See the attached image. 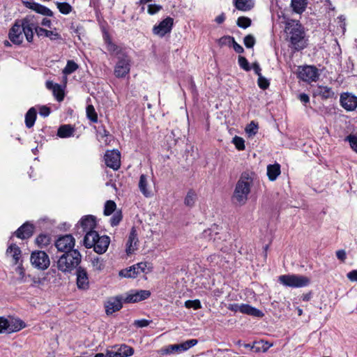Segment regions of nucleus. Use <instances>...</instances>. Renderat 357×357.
Wrapping results in <instances>:
<instances>
[{
	"label": "nucleus",
	"mask_w": 357,
	"mask_h": 357,
	"mask_svg": "<svg viewBox=\"0 0 357 357\" xmlns=\"http://www.w3.org/2000/svg\"><path fill=\"white\" fill-rule=\"evenodd\" d=\"M33 234V226L29 222H25L15 232L16 236L21 239L30 238Z\"/></svg>",
	"instance_id": "5701e85b"
},
{
	"label": "nucleus",
	"mask_w": 357,
	"mask_h": 357,
	"mask_svg": "<svg viewBox=\"0 0 357 357\" xmlns=\"http://www.w3.org/2000/svg\"><path fill=\"white\" fill-rule=\"evenodd\" d=\"M347 277L351 282H357V269L349 272Z\"/></svg>",
	"instance_id": "69168bd1"
},
{
	"label": "nucleus",
	"mask_w": 357,
	"mask_h": 357,
	"mask_svg": "<svg viewBox=\"0 0 357 357\" xmlns=\"http://www.w3.org/2000/svg\"><path fill=\"white\" fill-rule=\"evenodd\" d=\"M121 158H104L105 164L114 170H118L121 166Z\"/></svg>",
	"instance_id": "c9c22d12"
},
{
	"label": "nucleus",
	"mask_w": 357,
	"mask_h": 357,
	"mask_svg": "<svg viewBox=\"0 0 357 357\" xmlns=\"http://www.w3.org/2000/svg\"><path fill=\"white\" fill-rule=\"evenodd\" d=\"M257 84L259 87L263 90L268 89L270 85L269 81L262 75L258 77Z\"/></svg>",
	"instance_id": "5fc2aeb1"
},
{
	"label": "nucleus",
	"mask_w": 357,
	"mask_h": 357,
	"mask_svg": "<svg viewBox=\"0 0 357 357\" xmlns=\"http://www.w3.org/2000/svg\"><path fill=\"white\" fill-rule=\"evenodd\" d=\"M238 63L241 68L243 69L244 70L250 71L251 70L250 63L245 57L239 56L238 58Z\"/></svg>",
	"instance_id": "09e8293b"
},
{
	"label": "nucleus",
	"mask_w": 357,
	"mask_h": 357,
	"mask_svg": "<svg viewBox=\"0 0 357 357\" xmlns=\"http://www.w3.org/2000/svg\"><path fill=\"white\" fill-rule=\"evenodd\" d=\"M57 8L59 9V12L61 14L63 15H68L69 14L72 10L73 7L67 2H56Z\"/></svg>",
	"instance_id": "58836bf2"
},
{
	"label": "nucleus",
	"mask_w": 357,
	"mask_h": 357,
	"mask_svg": "<svg viewBox=\"0 0 357 357\" xmlns=\"http://www.w3.org/2000/svg\"><path fill=\"white\" fill-rule=\"evenodd\" d=\"M78 65L73 60L67 61L66 67L63 70L64 75H70L78 69Z\"/></svg>",
	"instance_id": "4c0bfd02"
},
{
	"label": "nucleus",
	"mask_w": 357,
	"mask_h": 357,
	"mask_svg": "<svg viewBox=\"0 0 357 357\" xmlns=\"http://www.w3.org/2000/svg\"><path fill=\"white\" fill-rule=\"evenodd\" d=\"M34 16L26 15L25 17L16 20L8 31L10 41L15 45H20L24 41V37L28 43L33 42Z\"/></svg>",
	"instance_id": "f257e3e1"
},
{
	"label": "nucleus",
	"mask_w": 357,
	"mask_h": 357,
	"mask_svg": "<svg viewBox=\"0 0 357 357\" xmlns=\"http://www.w3.org/2000/svg\"><path fill=\"white\" fill-rule=\"evenodd\" d=\"M340 105L347 111H354L357 107V96L350 93L340 95Z\"/></svg>",
	"instance_id": "dca6fc26"
},
{
	"label": "nucleus",
	"mask_w": 357,
	"mask_h": 357,
	"mask_svg": "<svg viewBox=\"0 0 357 357\" xmlns=\"http://www.w3.org/2000/svg\"><path fill=\"white\" fill-rule=\"evenodd\" d=\"M138 238L137 230L135 227H132L126 243V253L128 255L132 254L137 248Z\"/></svg>",
	"instance_id": "4be33fe9"
},
{
	"label": "nucleus",
	"mask_w": 357,
	"mask_h": 357,
	"mask_svg": "<svg viewBox=\"0 0 357 357\" xmlns=\"http://www.w3.org/2000/svg\"><path fill=\"white\" fill-rule=\"evenodd\" d=\"M227 308L234 312H240L255 317H262L264 316L262 311L248 304L231 303L229 304Z\"/></svg>",
	"instance_id": "9d476101"
},
{
	"label": "nucleus",
	"mask_w": 357,
	"mask_h": 357,
	"mask_svg": "<svg viewBox=\"0 0 357 357\" xmlns=\"http://www.w3.org/2000/svg\"><path fill=\"white\" fill-rule=\"evenodd\" d=\"M236 9L242 11L251 10L255 5L254 0H233Z\"/></svg>",
	"instance_id": "c756f323"
},
{
	"label": "nucleus",
	"mask_w": 357,
	"mask_h": 357,
	"mask_svg": "<svg viewBox=\"0 0 357 357\" xmlns=\"http://www.w3.org/2000/svg\"><path fill=\"white\" fill-rule=\"evenodd\" d=\"M138 187L142 194L146 197H150L152 195L151 190L149 184L148 177L145 174H142L139 177Z\"/></svg>",
	"instance_id": "a878e982"
},
{
	"label": "nucleus",
	"mask_w": 357,
	"mask_h": 357,
	"mask_svg": "<svg viewBox=\"0 0 357 357\" xmlns=\"http://www.w3.org/2000/svg\"><path fill=\"white\" fill-rule=\"evenodd\" d=\"M307 0H291V7L293 12L302 14L307 6Z\"/></svg>",
	"instance_id": "c85d7f7f"
},
{
	"label": "nucleus",
	"mask_w": 357,
	"mask_h": 357,
	"mask_svg": "<svg viewBox=\"0 0 357 357\" xmlns=\"http://www.w3.org/2000/svg\"><path fill=\"white\" fill-rule=\"evenodd\" d=\"M50 112H51L50 108L46 105L40 106L39 108V114L41 116L47 117L50 115Z\"/></svg>",
	"instance_id": "e2e57ef3"
},
{
	"label": "nucleus",
	"mask_w": 357,
	"mask_h": 357,
	"mask_svg": "<svg viewBox=\"0 0 357 357\" xmlns=\"http://www.w3.org/2000/svg\"><path fill=\"white\" fill-rule=\"evenodd\" d=\"M75 128L70 124H63L59 126L57 135L61 138H67L73 135Z\"/></svg>",
	"instance_id": "bb28decb"
},
{
	"label": "nucleus",
	"mask_w": 357,
	"mask_h": 357,
	"mask_svg": "<svg viewBox=\"0 0 357 357\" xmlns=\"http://www.w3.org/2000/svg\"><path fill=\"white\" fill-rule=\"evenodd\" d=\"M151 322V321L144 319H138L135 321L134 325L138 328H144L148 326Z\"/></svg>",
	"instance_id": "680f3d73"
},
{
	"label": "nucleus",
	"mask_w": 357,
	"mask_h": 357,
	"mask_svg": "<svg viewBox=\"0 0 357 357\" xmlns=\"http://www.w3.org/2000/svg\"><path fill=\"white\" fill-rule=\"evenodd\" d=\"M316 94L322 98L327 99L333 97L334 93L331 88L324 86H319L316 89Z\"/></svg>",
	"instance_id": "72a5a7b5"
},
{
	"label": "nucleus",
	"mask_w": 357,
	"mask_h": 357,
	"mask_svg": "<svg viewBox=\"0 0 357 357\" xmlns=\"http://www.w3.org/2000/svg\"><path fill=\"white\" fill-rule=\"evenodd\" d=\"M348 140L352 149L357 153V137L355 135H350L348 137Z\"/></svg>",
	"instance_id": "0e129e2a"
},
{
	"label": "nucleus",
	"mask_w": 357,
	"mask_h": 357,
	"mask_svg": "<svg viewBox=\"0 0 357 357\" xmlns=\"http://www.w3.org/2000/svg\"><path fill=\"white\" fill-rule=\"evenodd\" d=\"M251 24V20L246 17H240L237 20V25L243 29L249 27Z\"/></svg>",
	"instance_id": "3c124183"
},
{
	"label": "nucleus",
	"mask_w": 357,
	"mask_h": 357,
	"mask_svg": "<svg viewBox=\"0 0 357 357\" xmlns=\"http://www.w3.org/2000/svg\"><path fill=\"white\" fill-rule=\"evenodd\" d=\"M338 26L341 29V33L344 34L346 31V22L344 15H340L337 17Z\"/></svg>",
	"instance_id": "bf43d9fd"
},
{
	"label": "nucleus",
	"mask_w": 357,
	"mask_h": 357,
	"mask_svg": "<svg viewBox=\"0 0 357 357\" xmlns=\"http://www.w3.org/2000/svg\"><path fill=\"white\" fill-rule=\"evenodd\" d=\"M280 174V165L278 163L267 166V176L270 181H275Z\"/></svg>",
	"instance_id": "473e14b6"
},
{
	"label": "nucleus",
	"mask_w": 357,
	"mask_h": 357,
	"mask_svg": "<svg viewBox=\"0 0 357 357\" xmlns=\"http://www.w3.org/2000/svg\"><path fill=\"white\" fill-rule=\"evenodd\" d=\"M258 130V126L254 121H251L245 128V132L249 136L255 135Z\"/></svg>",
	"instance_id": "8fccbe9b"
},
{
	"label": "nucleus",
	"mask_w": 357,
	"mask_h": 357,
	"mask_svg": "<svg viewBox=\"0 0 357 357\" xmlns=\"http://www.w3.org/2000/svg\"><path fill=\"white\" fill-rule=\"evenodd\" d=\"M77 285L80 289H87L89 287V280L86 271L82 268L79 267L77 269Z\"/></svg>",
	"instance_id": "412c9836"
},
{
	"label": "nucleus",
	"mask_w": 357,
	"mask_h": 357,
	"mask_svg": "<svg viewBox=\"0 0 357 357\" xmlns=\"http://www.w3.org/2000/svg\"><path fill=\"white\" fill-rule=\"evenodd\" d=\"M8 328H10L9 320L4 317H0V333H10Z\"/></svg>",
	"instance_id": "a18cd8bd"
},
{
	"label": "nucleus",
	"mask_w": 357,
	"mask_h": 357,
	"mask_svg": "<svg viewBox=\"0 0 357 357\" xmlns=\"http://www.w3.org/2000/svg\"><path fill=\"white\" fill-rule=\"evenodd\" d=\"M10 322V333L17 332L25 327V324L20 319H11L9 320Z\"/></svg>",
	"instance_id": "f704fd0d"
},
{
	"label": "nucleus",
	"mask_w": 357,
	"mask_h": 357,
	"mask_svg": "<svg viewBox=\"0 0 357 357\" xmlns=\"http://www.w3.org/2000/svg\"><path fill=\"white\" fill-rule=\"evenodd\" d=\"M151 296L149 290H131L127 293L123 301L127 303H137L147 299Z\"/></svg>",
	"instance_id": "4468645a"
},
{
	"label": "nucleus",
	"mask_w": 357,
	"mask_h": 357,
	"mask_svg": "<svg viewBox=\"0 0 357 357\" xmlns=\"http://www.w3.org/2000/svg\"><path fill=\"white\" fill-rule=\"evenodd\" d=\"M185 306L188 308H194V309H198L201 307V303L199 300H189L185 301Z\"/></svg>",
	"instance_id": "13d9d810"
},
{
	"label": "nucleus",
	"mask_w": 357,
	"mask_h": 357,
	"mask_svg": "<svg viewBox=\"0 0 357 357\" xmlns=\"http://www.w3.org/2000/svg\"><path fill=\"white\" fill-rule=\"evenodd\" d=\"M97 135L106 144H108L113 139V136L109 134V132L106 129L104 125L98 126Z\"/></svg>",
	"instance_id": "2f4dec72"
},
{
	"label": "nucleus",
	"mask_w": 357,
	"mask_h": 357,
	"mask_svg": "<svg viewBox=\"0 0 357 357\" xmlns=\"http://www.w3.org/2000/svg\"><path fill=\"white\" fill-rule=\"evenodd\" d=\"M91 263L93 269L98 271H102L105 267L104 261L100 257L93 258Z\"/></svg>",
	"instance_id": "49530a36"
},
{
	"label": "nucleus",
	"mask_w": 357,
	"mask_h": 357,
	"mask_svg": "<svg viewBox=\"0 0 357 357\" xmlns=\"http://www.w3.org/2000/svg\"><path fill=\"white\" fill-rule=\"evenodd\" d=\"M243 43L247 48H252L255 44V38L252 35H248L244 38Z\"/></svg>",
	"instance_id": "6e6d98bb"
},
{
	"label": "nucleus",
	"mask_w": 357,
	"mask_h": 357,
	"mask_svg": "<svg viewBox=\"0 0 357 357\" xmlns=\"http://www.w3.org/2000/svg\"><path fill=\"white\" fill-rule=\"evenodd\" d=\"M260 344H263V347H264L263 351H266L268 349H269L272 346V344H268L267 342H264L263 341H261V342H255L252 346H250V344H245V347L246 348L252 349L255 352H258L259 351V347L258 345Z\"/></svg>",
	"instance_id": "79ce46f5"
},
{
	"label": "nucleus",
	"mask_w": 357,
	"mask_h": 357,
	"mask_svg": "<svg viewBox=\"0 0 357 357\" xmlns=\"http://www.w3.org/2000/svg\"><path fill=\"white\" fill-rule=\"evenodd\" d=\"M106 46L107 50L111 53L116 52V54H119L121 52V49L113 42Z\"/></svg>",
	"instance_id": "052dcab7"
},
{
	"label": "nucleus",
	"mask_w": 357,
	"mask_h": 357,
	"mask_svg": "<svg viewBox=\"0 0 357 357\" xmlns=\"http://www.w3.org/2000/svg\"><path fill=\"white\" fill-rule=\"evenodd\" d=\"M131 61L126 54L118 57V61L114 67V74L117 78H123L130 73Z\"/></svg>",
	"instance_id": "1a4fd4ad"
},
{
	"label": "nucleus",
	"mask_w": 357,
	"mask_h": 357,
	"mask_svg": "<svg viewBox=\"0 0 357 357\" xmlns=\"http://www.w3.org/2000/svg\"><path fill=\"white\" fill-rule=\"evenodd\" d=\"M174 26V19L171 17H167L162 20L158 24L153 26L152 32L154 35L160 38L164 37L167 33H169Z\"/></svg>",
	"instance_id": "9b49d317"
},
{
	"label": "nucleus",
	"mask_w": 357,
	"mask_h": 357,
	"mask_svg": "<svg viewBox=\"0 0 357 357\" xmlns=\"http://www.w3.org/2000/svg\"><path fill=\"white\" fill-rule=\"evenodd\" d=\"M298 99L304 105H306L307 103H308L310 102L309 96L305 93L299 94Z\"/></svg>",
	"instance_id": "338daca9"
},
{
	"label": "nucleus",
	"mask_w": 357,
	"mask_h": 357,
	"mask_svg": "<svg viewBox=\"0 0 357 357\" xmlns=\"http://www.w3.org/2000/svg\"><path fill=\"white\" fill-rule=\"evenodd\" d=\"M255 174L252 172H245L241 174L232 196L233 202L239 205H244L251 191V186L253 184Z\"/></svg>",
	"instance_id": "7ed1b4c3"
},
{
	"label": "nucleus",
	"mask_w": 357,
	"mask_h": 357,
	"mask_svg": "<svg viewBox=\"0 0 357 357\" xmlns=\"http://www.w3.org/2000/svg\"><path fill=\"white\" fill-rule=\"evenodd\" d=\"M196 197H197V196H196V194L195 193V192L192 190H190L188 192V194L185 198V201H184L185 204L188 206H193V204L196 200Z\"/></svg>",
	"instance_id": "de8ad7c7"
},
{
	"label": "nucleus",
	"mask_w": 357,
	"mask_h": 357,
	"mask_svg": "<svg viewBox=\"0 0 357 357\" xmlns=\"http://www.w3.org/2000/svg\"><path fill=\"white\" fill-rule=\"evenodd\" d=\"M146 267V263L140 262L128 268L121 270L119 275L124 278H136L140 273H144Z\"/></svg>",
	"instance_id": "2eb2a0df"
},
{
	"label": "nucleus",
	"mask_w": 357,
	"mask_h": 357,
	"mask_svg": "<svg viewBox=\"0 0 357 357\" xmlns=\"http://www.w3.org/2000/svg\"><path fill=\"white\" fill-rule=\"evenodd\" d=\"M118 349L120 354V357H128L134 354L133 349L126 344L121 345Z\"/></svg>",
	"instance_id": "37998d69"
},
{
	"label": "nucleus",
	"mask_w": 357,
	"mask_h": 357,
	"mask_svg": "<svg viewBox=\"0 0 357 357\" xmlns=\"http://www.w3.org/2000/svg\"><path fill=\"white\" fill-rule=\"evenodd\" d=\"M232 142L237 149L243 150L245 149V141L242 137L235 136L232 139Z\"/></svg>",
	"instance_id": "864d4df0"
},
{
	"label": "nucleus",
	"mask_w": 357,
	"mask_h": 357,
	"mask_svg": "<svg viewBox=\"0 0 357 357\" xmlns=\"http://www.w3.org/2000/svg\"><path fill=\"white\" fill-rule=\"evenodd\" d=\"M51 241V238L49 235L41 234L36 239V243L40 248H44L47 246Z\"/></svg>",
	"instance_id": "e433bc0d"
},
{
	"label": "nucleus",
	"mask_w": 357,
	"mask_h": 357,
	"mask_svg": "<svg viewBox=\"0 0 357 357\" xmlns=\"http://www.w3.org/2000/svg\"><path fill=\"white\" fill-rule=\"evenodd\" d=\"M319 76L317 68L312 66H303L298 73V77L306 82H314Z\"/></svg>",
	"instance_id": "ddd939ff"
},
{
	"label": "nucleus",
	"mask_w": 357,
	"mask_h": 357,
	"mask_svg": "<svg viewBox=\"0 0 357 357\" xmlns=\"http://www.w3.org/2000/svg\"><path fill=\"white\" fill-rule=\"evenodd\" d=\"M75 238L70 234L60 236L55 242L57 250L64 253L70 252L75 246Z\"/></svg>",
	"instance_id": "f8f14e48"
},
{
	"label": "nucleus",
	"mask_w": 357,
	"mask_h": 357,
	"mask_svg": "<svg viewBox=\"0 0 357 357\" xmlns=\"http://www.w3.org/2000/svg\"><path fill=\"white\" fill-rule=\"evenodd\" d=\"M30 261L31 265L40 271L46 270L50 264L49 256L45 251L35 250L31 254Z\"/></svg>",
	"instance_id": "6e6552de"
},
{
	"label": "nucleus",
	"mask_w": 357,
	"mask_h": 357,
	"mask_svg": "<svg viewBox=\"0 0 357 357\" xmlns=\"http://www.w3.org/2000/svg\"><path fill=\"white\" fill-rule=\"evenodd\" d=\"M116 205L114 201L109 200L105 204L104 214L105 215H111L116 209Z\"/></svg>",
	"instance_id": "c03bdc74"
},
{
	"label": "nucleus",
	"mask_w": 357,
	"mask_h": 357,
	"mask_svg": "<svg viewBox=\"0 0 357 357\" xmlns=\"http://www.w3.org/2000/svg\"><path fill=\"white\" fill-rule=\"evenodd\" d=\"M220 42L221 44L228 43L229 45L232 46L234 50L239 54L243 53L244 49L236 43L234 38L232 36H225L220 39Z\"/></svg>",
	"instance_id": "cd10ccee"
},
{
	"label": "nucleus",
	"mask_w": 357,
	"mask_h": 357,
	"mask_svg": "<svg viewBox=\"0 0 357 357\" xmlns=\"http://www.w3.org/2000/svg\"><path fill=\"white\" fill-rule=\"evenodd\" d=\"M285 40L288 47L293 52H299L308 45V37L304 26L297 20H289L286 22Z\"/></svg>",
	"instance_id": "f03ea898"
},
{
	"label": "nucleus",
	"mask_w": 357,
	"mask_h": 357,
	"mask_svg": "<svg viewBox=\"0 0 357 357\" xmlns=\"http://www.w3.org/2000/svg\"><path fill=\"white\" fill-rule=\"evenodd\" d=\"M220 228L218 225L214 224L208 229H205L202 232V238L208 241L213 240V241L220 238Z\"/></svg>",
	"instance_id": "393cba45"
},
{
	"label": "nucleus",
	"mask_w": 357,
	"mask_h": 357,
	"mask_svg": "<svg viewBox=\"0 0 357 357\" xmlns=\"http://www.w3.org/2000/svg\"><path fill=\"white\" fill-rule=\"evenodd\" d=\"M197 343L198 340L196 339L188 340L179 344L167 345L160 349L158 352L161 355L179 354L186 351L191 347L195 346Z\"/></svg>",
	"instance_id": "0eeeda50"
},
{
	"label": "nucleus",
	"mask_w": 357,
	"mask_h": 357,
	"mask_svg": "<svg viewBox=\"0 0 357 357\" xmlns=\"http://www.w3.org/2000/svg\"><path fill=\"white\" fill-rule=\"evenodd\" d=\"M33 32L36 33L38 38L45 36L49 38L51 40H61V36L56 31V29L54 30H47L38 26V23L34 21Z\"/></svg>",
	"instance_id": "a211bd4d"
},
{
	"label": "nucleus",
	"mask_w": 357,
	"mask_h": 357,
	"mask_svg": "<svg viewBox=\"0 0 357 357\" xmlns=\"http://www.w3.org/2000/svg\"><path fill=\"white\" fill-rule=\"evenodd\" d=\"M122 220V215L121 212L115 213L110 219V224L112 227L116 226Z\"/></svg>",
	"instance_id": "4d7b16f0"
},
{
	"label": "nucleus",
	"mask_w": 357,
	"mask_h": 357,
	"mask_svg": "<svg viewBox=\"0 0 357 357\" xmlns=\"http://www.w3.org/2000/svg\"><path fill=\"white\" fill-rule=\"evenodd\" d=\"M6 255L8 257H11L14 264H17L22 257V251L15 243H10L6 250Z\"/></svg>",
	"instance_id": "b1692460"
},
{
	"label": "nucleus",
	"mask_w": 357,
	"mask_h": 357,
	"mask_svg": "<svg viewBox=\"0 0 357 357\" xmlns=\"http://www.w3.org/2000/svg\"><path fill=\"white\" fill-rule=\"evenodd\" d=\"M123 301L121 296L110 298L105 305L106 314L109 315L120 310L123 307Z\"/></svg>",
	"instance_id": "6ab92c4d"
},
{
	"label": "nucleus",
	"mask_w": 357,
	"mask_h": 357,
	"mask_svg": "<svg viewBox=\"0 0 357 357\" xmlns=\"http://www.w3.org/2000/svg\"><path fill=\"white\" fill-rule=\"evenodd\" d=\"M280 284L291 288H301L307 287L310 284V279L301 275H282L278 278Z\"/></svg>",
	"instance_id": "423d86ee"
},
{
	"label": "nucleus",
	"mask_w": 357,
	"mask_h": 357,
	"mask_svg": "<svg viewBox=\"0 0 357 357\" xmlns=\"http://www.w3.org/2000/svg\"><path fill=\"white\" fill-rule=\"evenodd\" d=\"M106 357H120L119 349L117 350H107L105 354Z\"/></svg>",
	"instance_id": "774afa93"
},
{
	"label": "nucleus",
	"mask_w": 357,
	"mask_h": 357,
	"mask_svg": "<svg viewBox=\"0 0 357 357\" xmlns=\"http://www.w3.org/2000/svg\"><path fill=\"white\" fill-rule=\"evenodd\" d=\"M53 95L57 101L61 102L63 100L65 97L64 90L61 87V86L59 84H56L54 89L52 90Z\"/></svg>",
	"instance_id": "ea45409f"
},
{
	"label": "nucleus",
	"mask_w": 357,
	"mask_h": 357,
	"mask_svg": "<svg viewBox=\"0 0 357 357\" xmlns=\"http://www.w3.org/2000/svg\"><path fill=\"white\" fill-rule=\"evenodd\" d=\"M110 243V238L107 236H100L98 232H89L85 234L84 244L86 248H93L98 254L105 253Z\"/></svg>",
	"instance_id": "20e7f679"
},
{
	"label": "nucleus",
	"mask_w": 357,
	"mask_h": 357,
	"mask_svg": "<svg viewBox=\"0 0 357 357\" xmlns=\"http://www.w3.org/2000/svg\"><path fill=\"white\" fill-rule=\"evenodd\" d=\"M162 10V6L159 4H149L147 8V13L150 15H155Z\"/></svg>",
	"instance_id": "603ef678"
},
{
	"label": "nucleus",
	"mask_w": 357,
	"mask_h": 357,
	"mask_svg": "<svg viewBox=\"0 0 357 357\" xmlns=\"http://www.w3.org/2000/svg\"><path fill=\"white\" fill-rule=\"evenodd\" d=\"M81 257L77 250L63 253L56 262L57 268L63 273H70L80 264Z\"/></svg>",
	"instance_id": "39448f33"
},
{
	"label": "nucleus",
	"mask_w": 357,
	"mask_h": 357,
	"mask_svg": "<svg viewBox=\"0 0 357 357\" xmlns=\"http://www.w3.org/2000/svg\"><path fill=\"white\" fill-rule=\"evenodd\" d=\"M80 227L82 228L83 232L88 234L89 232H97L94 230L96 227V218L91 215L84 216L79 221Z\"/></svg>",
	"instance_id": "aec40b11"
},
{
	"label": "nucleus",
	"mask_w": 357,
	"mask_h": 357,
	"mask_svg": "<svg viewBox=\"0 0 357 357\" xmlns=\"http://www.w3.org/2000/svg\"><path fill=\"white\" fill-rule=\"evenodd\" d=\"M86 111L87 118L93 123H97L98 118L94 107L92 105H89Z\"/></svg>",
	"instance_id": "a19ab883"
},
{
	"label": "nucleus",
	"mask_w": 357,
	"mask_h": 357,
	"mask_svg": "<svg viewBox=\"0 0 357 357\" xmlns=\"http://www.w3.org/2000/svg\"><path fill=\"white\" fill-rule=\"evenodd\" d=\"M22 3L26 8L44 16L52 17L54 15L53 12L50 8L33 0L23 1Z\"/></svg>",
	"instance_id": "f3484780"
},
{
	"label": "nucleus",
	"mask_w": 357,
	"mask_h": 357,
	"mask_svg": "<svg viewBox=\"0 0 357 357\" xmlns=\"http://www.w3.org/2000/svg\"><path fill=\"white\" fill-rule=\"evenodd\" d=\"M37 111L35 107H31L25 114V125L27 128H32L36 122Z\"/></svg>",
	"instance_id": "7c9ffc66"
}]
</instances>
